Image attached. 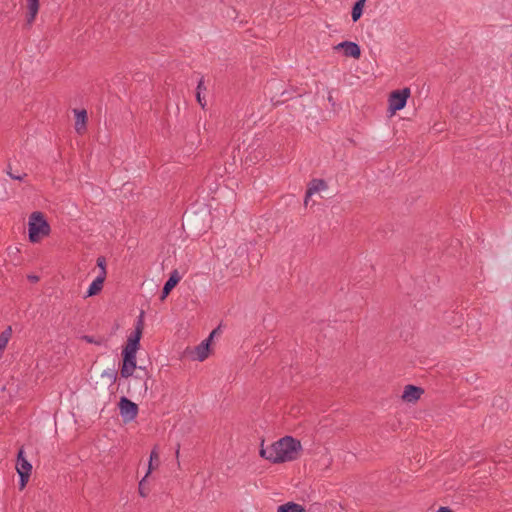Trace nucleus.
<instances>
[{"mask_svg":"<svg viewBox=\"0 0 512 512\" xmlns=\"http://www.w3.org/2000/svg\"><path fill=\"white\" fill-rule=\"evenodd\" d=\"M365 1L366 0H358L353 9H352V13H351V16H352V19L354 22H356L357 20L360 19V17L362 16V13H363V7L365 5Z\"/></svg>","mask_w":512,"mask_h":512,"instance_id":"f3484780","label":"nucleus"},{"mask_svg":"<svg viewBox=\"0 0 512 512\" xmlns=\"http://www.w3.org/2000/svg\"><path fill=\"white\" fill-rule=\"evenodd\" d=\"M142 335L143 322H138L134 330L127 335L126 343L121 352L122 366L120 374L123 378L131 377L137 368L136 354L140 349Z\"/></svg>","mask_w":512,"mask_h":512,"instance_id":"f03ea898","label":"nucleus"},{"mask_svg":"<svg viewBox=\"0 0 512 512\" xmlns=\"http://www.w3.org/2000/svg\"><path fill=\"white\" fill-rule=\"evenodd\" d=\"M12 335V328L8 326L1 334H0V352H3L6 348L10 338Z\"/></svg>","mask_w":512,"mask_h":512,"instance_id":"a211bd4d","label":"nucleus"},{"mask_svg":"<svg viewBox=\"0 0 512 512\" xmlns=\"http://www.w3.org/2000/svg\"><path fill=\"white\" fill-rule=\"evenodd\" d=\"M120 414L124 421L134 420L138 414V406L126 397H122L119 401Z\"/></svg>","mask_w":512,"mask_h":512,"instance_id":"0eeeda50","label":"nucleus"},{"mask_svg":"<svg viewBox=\"0 0 512 512\" xmlns=\"http://www.w3.org/2000/svg\"><path fill=\"white\" fill-rule=\"evenodd\" d=\"M16 470L20 477L19 488L22 490L26 487L32 472V465L25 458L23 448L19 450L17 455Z\"/></svg>","mask_w":512,"mask_h":512,"instance_id":"39448f33","label":"nucleus"},{"mask_svg":"<svg viewBox=\"0 0 512 512\" xmlns=\"http://www.w3.org/2000/svg\"><path fill=\"white\" fill-rule=\"evenodd\" d=\"M221 334V325H219L217 328L211 331L209 336L204 339L200 344H198L195 347H188L185 349L184 354L185 356L192 360V361H198L203 362L205 361L211 354L212 351V341L216 336H219Z\"/></svg>","mask_w":512,"mask_h":512,"instance_id":"7ed1b4c3","label":"nucleus"},{"mask_svg":"<svg viewBox=\"0 0 512 512\" xmlns=\"http://www.w3.org/2000/svg\"><path fill=\"white\" fill-rule=\"evenodd\" d=\"M197 101L198 103L204 107L205 106V103L202 102V97H201V94H200V91L197 92Z\"/></svg>","mask_w":512,"mask_h":512,"instance_id":"412c9836","label":"nucleus"},{"mask_svg":"<svg viewBox=\"0 0 512 512\" xmlns=\"http://www.w3.org/2000/svg\"><path fill=\"white\" fill-rule=\"evenodd\" d=\"M277 512H306L305 508L295 502H287L277 508Z\"/></svg>","mask_w":512,"mask_h":512,"instance_id":"2eb2a0df","label":"nucleus"},{"mask_svg":"<svg viewBox=\"0 0 512 512\" xmlns=\"http://www.w3.org/2000/svg\"><path fill=\"white\" fill-rule=\"evenodd\" d=\"M159 466V453L157 451V448L152 449L150 452L149 457V463H148V469L145 474L146 477H149V475Z\"/></svg>","mask_w":512,"mask_h":512,"instance_id":"4468645a","label":"nucleus"},{"mask_svg":"<svg viewBox=\"0 0 512 512\" xmlns=\"http://www.w3.org/2000/svg\"><path fill=\"white\" fill-rule=\"evenodd\" d=\"M104 281V276H97L89 285L85 297H92L97 295L102 290Z\"/></svg>","mask_w":512,"mask_h":512,"instance_id":"f8f14e48","label":"nucleus"},{"mask_svg":"<svg viewBox=\"0 0 512 512\" xmlns=\"http://www.w3.org/2000/svg\"><path fill=\"white\" fill-rule=\"evenodd\" d=\"M147 478L146 476H144L140 481H139V485H138V492L140 494L141 497L145 498L147 497L148 493H149V490L145 488V483L147 481Z\"/></svg>","mask_w":512,"mask_h":512,"instance_id":"6ab92c4d","label":"nucleus"},{"mask_svg":"<svg viewBox=\"0 0 512 512\" xmlns=\"http://www.w3.org/2000/svg\"><path fill=\"white\" fill-rule=\"evenodd\" d=\"M327 189V184L323 181V180H319V179H315V180H312L309 184V187H308V190L306 192V197H305V205L308 204V200L309 198L316 194V193H320L322 191H325Z\"/></svg>","mask_w":512,"mask_h":512,"instance_id":"9d476101","label":"nucleus"},{"mask_svg":"<svg viewBox=\"0 0 512 512\" xmlns=\"http://www.w3.org/2000/svg\"><path fill=\"white\" fill-rule=\"evenodd\" d=\"M29 280L32 282H37L39 280L38 276L30 275L28 276Z\"/></svg>","mask_w":512,"mask_h":512,"instance_id":"5701e85b","label":"nucleus"},{"mask_svg":"<svg viewBox=\"0 0 512 512\" xmlns=\"http://www.w3.org/2000/svg\"><path fill=\"white\" fill-rule=\"evenodd\" d=\"M179 454H180V446L178 445L177 449H176V452H175V456H176V459L178 460L179 458Z\"/></svg>","mask_w":512,"mask_h":512,"instance_id":"393cba45","label":"nucleus"},{"mask_svg":"<svg viewBox=\"0 0 512 512\" xmlns=\"http://www.w3.org/2000/svg\"><path fill=\"white\" fill-rule=\"evenodd\" d=\"M410 96V89L404 88L402 90L393 91L389 97V110L392 114L403 109L406 105L407 99Z\"/></svg>","mask_w":512,"mask_h":512,"instance_id":"423d86ee","label":"nucleus"},{"mask_svg":"<svg viewBox=\"0 0 512 512\" xmlns=\"http://www.w3.org/2000/svg\"><path fill=\"white\" fill-rule=\"evenodd\" d=\"M180 279L181 277L177 271H174L170 275L169 279L166 281L163 287L162 298H165L171 292V290L179 283Z\"/></svg>","mask_w":512,"mask_h":512,"instance_id":"ddd939ff","label":"nucleus"},{"mask_svg":"<svg viewBox=\"0 0 512 512\" xmlns=\"http://www.w3.org/2000/svg\"><path fill=\"white\" fill-rule=\"evenodd\" d=\"M9 175H10L12 178L17 179V180H21V179H22V176H21V175L14 176V174H12V173H9Z\"/></svg>","mask_w":512,"mask_h":512,"instance_id":"b1692460","label":"nucleus"},{"mask_svg":"<svg viewBox=\"0 0 512 512\" xmlns=\"http://www.w3.org/2000/svg\"><path fill=\"white\" fill-rule=\"evenodd\" d=\"M334 50H342L345 56L352 57L354 59H358L361 56L359 45L351 41H344L337 44L334 46Z\"/></svg>","mask_w":512,"mask_h":512,"instance_id":"1a4fd4ad","label":"nucleus"},{"mask_svg":"<svg viewBox=\"0 0 512 512\" xmlns=\"http://www.w3.org/2000/svg\"><path fill=\"white\" fill-rule=\"evenodd\" d=\"M97 266L100 268L97 276H104V278H106V260L104 257H99L97 259Z\"/></svg>","mask_w":512,"mask_h":512,"instance_id":"aec40b11","label":"nucleus"},{"mask_svg":"<svg viewBox=\"0 0 512 512\" xmlns=\"http://www.w3.org/2000/svg\"><path fill=\"white\" fill-rule=\"evenodd\" d=\"M302 450L301 442L291 436H284L271 445L261 444L259 454L265 460L280 464L296 460Z\"/></svg>","mask_w":512,"mask_h":512,"instance_id":"f257e3e1","label":"nucleus"},{"mask_svg":"<svg viewBox=\"0 0 512 512\" xmlns=\"http://www.w3.org/2000/svg\"><path fill=\"white\" fill-rule=\"evenodd\" d=\"M437 512H453L449 507H440Z\"/></svg>","mask_w":512,"mask_h":512,"instance_id":"4be33fe9","label":"nucleus"},{"mask_svg":"<svg viewBox=\"0 0 512 512\" xmlns=\"http://www.w3.org/2000/svg\"><path fill=\"white\" fill-rule=\"evenodd\" d=\"M197 89H198V91L203 89V81L202 80L199 82Z\"/></svg>","mask_w":512,"mask_h":512,"instance_id":"a878e982","label":"nucleus"},{"mask_svg":"<svg viewBox=\"0 0 512 512\" xmlns=\"http://www.w3.org/2000/svg\"><path fill=\"white\" fill-rule=\"evenodd\" d=\"M27 9H28L27 23L32 24V22L36 18L38 10H39V2L38 1L27 2Z\"/></svg>","mask_w":512,"mask_h":512,"instance_id":"dca6fc26","label":"nucleus"},{"mask_svg":"<svg viewBox=\"0 0 512 512\" xmlns=\"http://www.w3.org/2000/svg\"><path fill=\"white\" fill-rule=\"evenodd\" d=\"M76 121L75 130L78 134H83L86 129L87 112L85 110H74Z\"/></svg>","mask_w":512,"mask_h":512,"instance_id":"9b49d317","label":"nucleus"},{"mask_svg":"<svg viewBox=\"0 0 512 512\" xmlns=\"http://www.w3.org/2000/svg\"><path fill=\"white\" fill-rule=\"evenodd\" d=\"M29 240L38 243L50 234V225L41 212H33L28 221Z\"/></svg>","mask_w":512,"mask_h":512,"instance_id":"20e7f679","label":"nucleus"},{"mask_svg":"<svg viewBox=\"0 0 512 512\" xmlns=\"http://www.w3.org/2000/svg\"><path fill=\"white\" fill-rule=\"evenodd\" d=\"M434 129H435L437 132H440V131H442V130H443V127H441V126H438V127H437V125H435V126H434Z\"/></svg>","mask_w":512,"mask_h":512,"instance_id":"bb28decb","label":"nucleus"},{"mask_svg":"<svg viewBox=\"0 0 512 512\" xmlns=\"http://www.w3.org/2000/svg\"><path fill=\"white\" fill-rule=\"evenodd\" d=\"M423 394H424L423 388L409 384L404 387L402 395H401V399L405 403L415 404L418 400H420V398L422 397Z\"/></svg>","mask_w":512,"mask_h":512,"instance_id":"6e6552de","label":"nucleus"}]
</instances>
